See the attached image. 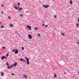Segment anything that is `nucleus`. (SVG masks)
Wrapping results in <instances>:
<instances>
[{"label":"nucleus","mask_w":79,"mask_h":79,"mask_svg":"<svg viewBox=\"0 0 79 79\" xmlns=\"http://www.w3.org/2000/svg\"><path fill=\"white\" fill-rule=\"evenodd\" d=\"M15 9V10H18V11H19L21 10H23V8L21 7L20 8H18V7H17L16 6H15L14 7Z\"/></svg>","instance_id":"nucleus-1"},{"label":"nucleus","mask_w":79,"mask_h":79,"mask_svg":"<svg viewBox=\"0 0 79 79\" xmlns=\"http://www.w3.org/2000/svg\"><path fill=\"white\" fill-rule=\"evenodd\" d=\"M12 52H15V54H18V50H16L14 49L12 51Z\"/></svg>","instance_id":"nucleus-2"},{"label":"nucleus","mask_w":79,"mask_h":79,"mask_svg":"<svg viewBox=\"0 0 79 79\" xmlns=\"http://www.w3.org/2000/svg\"><path fill=\"white\" fill-rule=\"evenodd\" d=\"M25 59L26 60H27V62H26L27 64H29V59L27 58H25Z\"/></svg>","instance_id":"nucleus-3"},{"label":"nucleus","mask_w":79,"mask_h":79,"mask_svg":"<svg viewBox=\"0 0 79 79\" xmlns=\"http://www.w3.org/2000/svg\"><path fill=\"white\" fill-rule=\"evenodd\" d=\"M6 58H7L5 56H3L1 57V60H3V59H6Z\"/></svg>","instance_id":"nucleus-4"},{"label":"nucleus","mask_w":79,"mask_h":79,"mask_svg":"<svg viewBox=\"0 0 79 79\" xmlns=\"http://www.w3.org/2000/svg\"><path fill=\"white\" fill-rule=\"evenodd\" d=\"M19 61H23V62H24V63H25V62H26V60H23L22 58L20 59V60H19Z\"/></svg>","instance_id":"nucleus-5"},{"label":"nucleus","mask_w":79,"mask_h":79,"mask_svg":"<svg viewBox=\"0 0 79 79\" xmlns=\"http://www.w3.org/2000/svg\"><path fill=\"white\" fill-rule=\"evenodd\" d=\"M43 6L44 8H47L50 6L49 5H44Z\"/></svg>","instance_id":"nucleus-6"},{"label":"nucleus","mask_w":79,"mask_h":79,"mask_svg":"<svg viewBox=\"0 0 79 79\" xmlns=\"http://www.w3.org/2000/svg\"><path fill=\"white\" fill-rule=\"evenodd\" d=\"M13 67V66L12 65H11L10 66L9 65L7 66V69H10V68H12Z\"/></svg>","instance_id":"nucleus-7"},{"label":"nucleus","mask_w":79,"mask_h":79,"mask_svg":"<svg viewBox=\"0 0 79 79\" xmlns=\"http://www.w3.org/2000/svg\"><path fill=\"white\" fill-rule=\"evenodd\" d=\"M28 37H29V39H32V35H28Z\"/></svg>","instance_id":"nucleus-8"},{"label":"nucleus","mask_w":79,"mask_h":79,"mask_svg":"<svg viewBox=\"0 0 79 79\" xmlns=\"http://www.w3.org/2000/svg\"><path fill=\"white\" fill-rule=\"evenodd\" d=\"M27 28H28V29H29V30H31V27L29 25H27Z\"/></svg>","instance_id":"nucleus-9"},{"label":"nucleus","mask_w":79,"mask_h":79,"mask_svg":"<svg viewBox=\"0 0 79 79\" xmlns=\"http://www.w3.org/2000/svg\"><path fill=\"white\" fill-rule=\"evenodd\" d=\"M17 62H16L15 64H13V65L14 66H16L17 65Z\"/></svg>","instance_id":"nucleus-10"},{"label":"nucleus","mask_w":79,"mask_h":79,"mask_svg":"<svg viewBox=\"0 0 79 79\" xmlns=\"http://www.w3.org/2000/svg\"><path fill=\"white\" fill-rule=\"evenodd\" d=\"M1 74L2 76H3V75H4V73L3 72H1Z\"/></svg>","instance_id":"nucleus-11"},{"label":"nucleus","mask_w":79,"mask_h":79,"mask_svg":"<svg viewBox=\"0 0 79 79\" xmlns=\"http://www.w3.org/2000/svg\"><path fill=\"white\" fill-rule=\"evenodd\" d=\"M79 26V23H77V24H76V27H78V26Z\"/></svg>","instance_id":"nucleus-12"},{"label":"nucleus","mask_w":79,"mask_h":79,"mask_svg":"<svg viewBox=\"0 0 79 79\" xmlns=\"http://www.w3.org/2000/svg\"><path fill=\"white\" fill-rule=\"evenodd\" d=\"M70 3L71 5H72L73 4V2H72V1H70Z\"/></svg>","instance_id":"nucleus-13"},{"label":"nucleus","mask_w":79,"mask_h":79,"mask_svg":"<svg viewBox=\"0 0 79 79\" xmlns=\"http://www.w3.org/2000/svg\"><path fill=\"white\" fill-rule=\"evenodd\" d=\"M20 5V3L19 2H18V7L19 8V5Z\"/></svg>","instance_id":"nucleus-14"},{"label":"nucleus","mask_w":79,"mask_h":79,"mask_svg":"<svg viewBox=\"0 0 79 79\" xmlns=\"http://www.w3.org/2000/svg\"><path fill=\"white\" fill-rule=\"evenodd\" d=\"M6 66H9V64H8V62H6Z\"/></svg>","instance_id":"nucleus-15"},{"label":"nucleus","mask_w":79,"mask_h":79,"mask_svg":"<svg viewBox=\"0 0 79 79\" xmlns=\"http://www.w3.org/2000/svg\"><path fill=\"white\" fill-rule=\"evenodd\" d=\"M24 78H25V79H26V78H27V76H26V75H25L24 76Z\"/></svg>","instance_id":"nucleus-16"},{"label":"nucleus","mask_w":79,"mask_h":79,"mask_svg":"<svg viewBox=\"0 0 79 79\" xmlns=\"http://www.w3.org/2000/svg\"><path fill=\"white\" fill-rule=\"evenodd\" d=\"M35 30H37L38 29L37 28L35 27V28H34Z\"/></svg>","instance_id":"nucleus-17"},{"label":"nucleus","mask_w":79,"mask_h":79,"mask_svg":"<svg viewBox=\"0 0 79 79\" xmlns=\"http://www.w3.org/2000/svg\"><path fill=\"white\" fill-rule=\"evenodd\" d=\"M54 77H56V74H55L54 75Z\"/></svg>","instance_id":"nucleus-18"},{"label":"nucleus","mask_w":79,"mask_h":79,"mask_svg":"<svg viewBox=\"0 0 79 79\" xmlns=\"http://www.w3.org/2000/svg\"><path fill=\"white\" fill-rule=\"evenodd\" d=\"M10 27H13V24H11L10 25Z\"/></svg>","instance_id":"nucleus-19"},{"label":"nucleus","mask_w":79,"mask_h":79,"mask_svg":"<svg viewBox=\"0 0 79 79\" xmlns=\"http://www.w3.org/2000/svg\"><path fill=\"white\" fill-rule=\"evenodd\" d=\"M6 57H8V53H7L6 54Z\"/></svg>","instance_id":"nucleus-20"},{"label":"nucleus","mask_w":79,"mask_h":79,"mask_svg":"<svg viewBox=\"0 0 79 79\" xmlns=\"http://www.w3.org/2000/svg\"><path fill=\"white\" fill-rule=\"evenodd\" d=\"M38 36L39 37H40V34L38 33Z\"/></svg>","instance_id":"nucleus-21"},{"label":"nucleus","mask_w":79,"mask_h":79,"mask_svg":"<svg viewBox=\"0 0 79 79\" xmlns=\"http://www.w3.org/2000/svg\"><path fill=\"white\" fill-rule=\"evenodd\" d=\"M61 34L62 35H63V36H64V33H62Z\"/></svg>","instance_id":"nucleus-22"},{"label":"nucleus","mask_w":79,"mask_h":79,"mask_svg":"<svg viewBox=\"0 0 79 79\" xmlns=\"http://www.w3.org/2000/svg\"><path fill=\"white\" fill-rule=\"evenodd\" d=\"M24 47H22V50H24Z\"/></svg>","instance_id":"nucleus-23"},{"label":"nucleus","mask_w":79,"mask_h":79,"mask_svg":"<svg viewBox=\"0 0 79 79\" xmlns=\"http://www.w3.org/2000/svg\"><path fill=\"white\" fill-rule=\"evenodd\" d=\"M54 18H56V16L54 15Z\"/></svg>","instance_id":"nucleus-24"},{"label":"nucleus","mask_w":79,"mask_h":79,"mask_svg":"<svg viewBox=\"0 0 79 79\" xmlns=\"http://www.w3.org/2000/svg\"><path fill=\"white\" fill-rule=\"evenodd\" d=\"M3 27H4V26H2L1 27V28H3Z\"/></svg>","instance_id":"nucleus-25"},{"label":"nucleus","mask_w":79,"mask_h":79,"mask_svg":"<svg viewBox=\"0 0 79 79\" xmlns=\"http://www.w3.org/2000/svg\"><path fill=\"white\" fill-rule=\"evenodd\" d=\"M45 27H48V25H45Z\"/></svg>","instance_id":"nucleus-26"},{"label":"nucleus","mask_w":79,"mask_h":79,"mask_svg":"<svg viewBox=\"0 0 79 79\" xmlns=\"http://www.w3.org/2000/svg\"><path fill=\"white\" fill-rule=\"evenodd\" d=\"M1 6H2V7H3V6H4V5H2Z\"/></svg>","instance_id":"nucleus-27"},{"label":"nucleus","mask_w":79,"mask_h":79,"mask_svg":"<svg viewBox=\"0 0 79 79\" xmlns=\"http://www.w3.org/2000/svg\"><path fill=\"white\" fill-rule=\"evenodd\" d=\"M8 18H9V19H11V18H10V16H8Z\"/></svg>","instance_id":"nucleus-28"},{"label":"nucleus","mask_w":79,"mask_h":79,"mask_svg":"<svg viewBox=\"0 0 79 79\" xmlns=\"http://www.w3.org/2000/svg\"><path fill=\"white\" fill-rule=\"evenodd\" d=\"M2 48H6L5 47H2Z\"/></svg>","instance_id":"nucleus-29"},{"label":"nucleus","mask_w":79,"mask_h":79,"mask_svg":"<svg viewBox=\"0 0 79 79\" xmlns=\"http://www.w3.org/2000/svg\"><path fill=\"white\" fill-rule=\"evenodd\" d=\"M43 26H45V24H43L42 25Z\"/></svg>","instance_id":"nucleus-30"},{"label":"nucleus","mask_w":79,"mask_h":79,"mask_svg":"<svg viewBox=\"0 0 79 79\" xmlns=\"http://www.w3.org/2000/svg\"><path fill=\"white\" fill-rule=\"evenodd\" d=\"M20 15V16L21 17H22V16H23V15Z\"/></svg>","instance_id":"nucleus-31"},{"label":"nucleus","mask_w":79,"mask_h":79,"mask_svg":"<svg viewBox=\"0 0 79 79\" xmlns=\"http://www.w3.org/2000/svg\"><path fill=\"white\" fill-rule=\"evenodd\" d=\"M2 14H3V11H2Z\"/></svg>","instance_id":"nucleus-32"},{"label":"nucleus","mask_w":79,"mask_h":79,"mask_svg":"<svg viewBox=\"0 0 79 79\" xmlns=\"http://www.w3.org/2000/svg\"><path fill=\"white\" fill-rule=\"evenodd\" d=\"M77 22H79V18H78V19Z\"/></svg>","instance_id":"nucleus-33"},{"label":"nucleus","mask_w":79,"mask_h":79,"mask_svg":"<svg viewBox=\"0 0 79 79\" xmlns=\"http://www.w3.org/2000/svg\"><path fill=\"white\" fill-rule=\"evenodd\" d=\"M12 76H14V74L13 73H12Z\"/></svg>","instance_id":"nucleus-34"},{"label":"nucleus","mask_w":79,"mask_h":79,"mask_svg":"<svg viewBox=\"0 0 79 79\" xmlns=\"http://www.w3.org/2000/svg\"><path fill=\"white\" fill-rule=\"evenodd\" d=\"M64 74H66V73L64 72Z\"/></svg>","instance_id":"nucleus-35"},{"label":"nucleus","mask_w":79,"mask_h":79,"mask_svg":"<svg viewBox=\"0 0 79 79\" xmlns=\"http://www.w3.org/2000/svg\"><path fill=\"white\" fill-rule=\"evenodd\" d=\"M78 74H79V71L78 72Z\"/></svg>","instance_id":"nucleus-36"},{"label":"nucleus","mask_w":79,"mask_h":79,"mask_svg":"<svg viewBox=\"0 0 79 79\" xmlns=\"http://www.w3.org/2000/svg\"><path fill=\"white\" fill-rule=\"evenodd\" d=\"M0 55H2V53H1V52H0Z\"/></svg>","instance_id":"nucleus-37"},{"label":"nucleus","mask_w":79,"mask_h":79,"mask_svg":"<svg viewBox=\"0 0 79 79\" xmlns=\"http://www.w3.org/2000/svg\"><path fill=\"white\" fill-rule=\"evenodd\" d=\"M17 34H18V35H19V33H17Z\"/></svg>","instance_id":"nucleus-38"},{"label":"nucleus","mask_w":79,"mask_h":79,"mask_svg":"<svg viewBox=\"0 0 79 79\" xmlns=\"http://www.w3.org/2000/svg\"><path fill=\"white\" fill-rule=\"evenodd\" d=\"M19 36H20V35H19Z\"/></svg>","instance_id":"nucleus-39"}]
</instances>
